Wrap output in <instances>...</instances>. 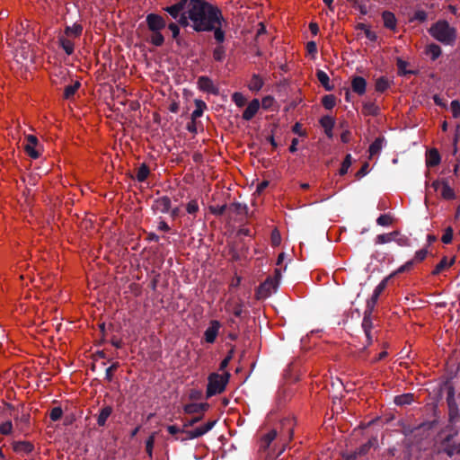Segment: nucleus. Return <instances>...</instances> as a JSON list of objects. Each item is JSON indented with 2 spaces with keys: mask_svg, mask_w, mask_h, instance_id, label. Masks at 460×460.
I'll use <instances>...</instances> for the list:
<instances>
[{
  "mask_svg": "<svg viewBox=\"0 0 460 460\" xmlns=\"http://www.w3.org/2000/svg\"><path fill=\"white\" fill-rule=\"evenodd\" d=\"M188 17L195 31H211L215 24L223 21L221 11L205 0H190L187 5Z\"/></svg>",
  "mask_w": 460,
  "mask_h": 460,
  "instance_id": "f257e3e1",
  "label": "nucleus"
},
{
  "mask_svg": "<svg viewBox=\"0 0 460 460\" xmlns=\"http://www.w3.org/2000/svg\"><path fill=\"white\" fill-rule=\"evenodd\" d=\"M429 35L446 46H454L457 39V31L446 20H438L428 30Z\"/></svg>",
  "mask_w": 460,
  "mask_h": 460,
  "instance_id": "f03ea898",
  "label": "nucleus"
},
{
  "mask_svg": "<svg viewBox=\"0 0 460 460\" xmlns=\"http://www.w3.org/2000/svg\"><path fill=\"white\" fill-rule=\"evenodd\" d=\"M281 430L278 432L277 429H271L267 434H265L260 443H259V451L266 452L270 444L279 437V439L283 442V446H285V442L287 440H290L293 437V422L290 420H285L281 422Z\"/></svg>",
  "mask_w": 460,
  "mask_h": 460,
  "instance_id": "7ed1b4c3",
  "label": "nucleus"
},
{
  "mask_svg": "<svg viewBox=\"0 0 460 460\" xmlns=\"http://www.w3.org/2000/svg\"><path fill=\"white\" fill-rule=\"evenodd\" d=\"M229 377V373H225L224 375H219L217 373L210 374L208 378L206 397L209 398L213 395L223 393L228 383Z\"/></svg>",
  "mask_w": 460,
  "mask_h": 460,
  "instance_id": "20e7f679",
  "label": "nucleus"
},
{
  "mask_svg": "<svg viewBox=\"0 0 460 460\" xmlns=\"http://www.w3.org/2000/svg\"><path fill=\"white\" fill-rule=\"evenodd\" d=\"M216 423H217V420H208L204 425L197 427L194 429L187 430L183 428L182 434H184L185 437H176L175 438L177 440H181L182 442L186 441V440H190V439L198 438L205 435L206 433H208L209 430H211Z\"/></svg>",
  "mask_w": 460,
  "mask_h": 460,
  "instance_id": "39448f33",
  "label": "nucleus"
},
{
  "mask_svg": "<svg viewBox=\"0 0 460 460\" xmlns=\"http://www.w3.org/2000/svg\"><path fill=\"white\" fill-rule=\"evenodd\" d=\"M278 286V280L274 278L269 277L262 282L256 289L255 297L258 300H262L271 295V291Z\"/></svg>",
  "mask_w": 460,
  "mask_h": 460,
  "instance_id": "423d86ee",
  "label": "nucleus"
},
{
  "mask_svg": "<svg viewBox=\"0 0 460 460\" xmlns=\"http://www.w3.org/2000/svg\"><path fill=\"white\" fill-rule=\"evenodd\" d=\"M146 22L151 31H161L166 27V20L156 13H149L146 15Z\"/></svg>",
  "mask_w": 460,
  "mask_h": 460,
  "instance_id": "0eeeda50",
  "label": "nucleus"
},
{
  "mask_svg": "<svg viewBox=\"0 0 460 460\" xmlns=\"http://www.w3.org/2000/svg\"><path fill=\"white\" fill-rule=\"evenodd\" d=\"M198 87L200 91L212 93L214 95L218 94V88L214 84L213 81L207 75H201L198 78Z\"/></svg>",
  "mask_w": 460,
  "mask_h": 460,
  "instance_id": "6e6552de",
  "label": "nucleus"
},
{
  "mask_svg": "<svg viewBox=\"0 0 460 460\" xmlns=\"http://www.w3.org/2000/svg\"><path fill=\"white\" fill-rule=\"evenodd\" d=\"M385 287H386V280L385 279L382 280L376 287V288L374 289V292H373L371 297L368 298L367 301V305H366V309L367 310L374 312L376 305V303L378 301V298H379L380 295L382 294V292L385 290Z\"/></svg>",
  "mask_w": 460,
  "mask_h": 460,
  "instance_id": "1a4fd4ad",
  "label": "nucleus"
},
{
  "mask_svg": "<svg viewBox=\"0 0 460 460\" xmlns=\"http://www.w3.org/2000/svg\"><path fill=\"white\" fill-rule=\"evenodd\" d=\"M25 141L24 149L27 155L32 159L39 158L40 153L35 148L39 143L38 138L34 135H28L25 137Z\"/></svg>",
  "mask_w": 460,
  "mask_h": 460,
  "instance_id": "9d476101",
  "label": "nucleus"
},
{
  "mask_svg": "<svg viewBox=\"0 0 460 460\" xmlns=\"http://www.w3.org/2000/svg\"><path fill=\"white\" fill-rule=\"evenodd\" d=\"M171 199L168 196H163L154 200L152 209L155 212L166 214L171 210Z\"/></svg>",
  "mask_w": 460,
  "mask_h": 460,
  "instance_id": "9b49d317",
  "label": "nucleus"
},
{
  "mask_svg": "<svg viewBox=\"0 0 460 460\" xmlns=\"http://www.w3.org/2000/svg\"><path fill=\"white\" fill-rule=\"evenodd\" d=\"M220 327L221 324L217 320L210 321L209 326L204 332V339L206 342L214 343L216 341Z\"/></svg>",
  "mask_w": 460,
  "mask_h": 460,
  "instance_id": "f8f14e48",
  "label": "nucleus"
},
{
  "mask_svg": "<svg viewBox=\"0 0 460 460\" xmlns=\"http://www.w3.org/2000/svg\"><path fill=\"white\" fill-rule=\"evenodd\" d=\"M377 446V438L372 437L368 439V441L363 445H361L358 449L354 452L350 453V456H355V460H357L359 456H366L372 447H376Z\"/></svg>",
  "mask_w": 460,
  "mask_h": 460,
  "instance_id": "ddd939ff",
  "label": "nucleus"
},
{
  "mask_svg": "<svg viewBox=\"0 0 460 460\" xmlns=\"http://www.w3.org/2000/svg\"><path fill=\"white\" fill-rule=\"evenodd\" d=\"M188 4L177 1L175 4L164 7V11H165L172 19L177 20L181 13L185 11L186 6Z\"/></svg>",
  "mask_w": 460,
  "mask_h": 460,
  "instance_id": "4468645a",
  "label": "nucleus"
},
{
  "mask_svg": "<svg viewBox=\"0 0 460 460\" xmlns=\"http://www.w3.org/2000/svg\"><path fill=\"white\" fill-rule=\"evenodd\" d=\"M209 409V404L208 402H200V403H188L184 405L183 411L187 414H194L201 412L202 414Z\"/></svg>",
  "mask_w": 460,
  "mask_h": 460,
  "instance_id": "2eb2a0df",
  "label": "nucleus"
},
{
  "mask_svg": "<svg viewBox=\"0 0 460 460\" xmlns=\"http://www.w3.org/2000/svg\"><path fill=\"white\" fill-rule=\"evenodd\" d=\"M259 109H260L259 100L253 99L252 101L250 102L247 108L244 110L243 116H242L243 119L247 121L251 120L255 116V114L258 112Z\"/></svg>",
  "mask_w": 460,
  "mask_h": 460,
  "instance_id": "dca6fc26",
  "label": "nucleus"
},
{
  "mask_svg": "<svg viewBox=\"0 0 460 460\" xmlns=\"http://www.w3.org/2000/svg\"><path fill=\"white\" fill-rule=\"evenodd\" d=\"M351 88L357 94L363 95L367 88L366 79L362 76H354L351 81Z\"/></svg>",
  "mask_w": 460,
  "mask_h": 460,
  "instance_id": "f3484780",
  "label": "nucleus"
},
{
  "mask_svg": "<svg viewBox=\"0 0 460 460\" xmlns=\"http://www.w3.org/2000/svg\"><path fill=\"white\" fill-rule=\"evenodd\" d=\"M441 197L446 200L456 199L455 190L450 187L448 178L441 179Z\"/></svg>",
  "mask_w": 460,
  "mask_h": 460,
  "instance_id": "a211bd4d",
  "label": "nucleus"
},
{
  "mask_svg": "<svg viewBox=\"0 0 460 460\" xmlns=\"http://www.w3.org/2000/svg\"><path fill=\"white\" fill-rule=\"evenodd\" d=\"M13 449L16 453L30 454L33 451L34 446L29 441H14L13 443Z\"/></svg>",
  "mask_w": 460,
  "mask_h": 460,
  "instance_id": "6ab92c4d",
  "label": "nucleus"
},
{
  "mask_svg": "<svg viewBox=\"0 0 460 460\" xmlns=\"http://www.w3.org/2000/svg\"><path fill=\"white\" fill-rule=\"evenodd\" d=\"M425 55L429 57L432 61L437 60L442 54L441 47L436 43H430L426 46L424 50Z\"/></svg>",
  "mask_w": 460,
  "mask_h": 460,
  "instance_id": "aec40b11",
  "label": "nucleus"
},
{
  "mask_svg": "<svg viewBox=\"0 0 460 460\" xmlns=\"http://www.w3.org/2000/svg\"><path fill=\"white\" fill-rule=\"evenodd\" d=\"M59 46L64 49L66 55L70 56L74 53L75 44L74 42L66 36L61 35L58 37Z\"/></svg>",
  "mask_w": 460,
  "mask_h": 460,
  "instance_id": "412c9836",
  "label": "nucleus"
},
{
  "mask_svg": "<svg viewBox=\"0 0 460 460\" xmlns=\"http://www.w3.org/2000/svg\"><path fill=\"white\" fill-rule=\"evenodd\" d=\"M440 161H441V157L437 149H435V148L430 149L427 153L426 164L428 167L437 166L439 164Z\"/></svg>",
  "mask_w": 460,
  "mask_h": 460,
  "instance_id": "4be33fe9",
  "label": "nucleus"
},
{
  "mask_svg": "<svg viewBox=\"0 0 460 460\" xmlns=\"http://www.w3.org/2000/svg\"><path fill=\"white\" fill-rule=\"evenodd\" d=\"M384 26L389 30L394 31L396 28L395 15L390 11H384L382 13Z\"/></svg>",
  "mask_w": 460,
  "mask_h": 460,
  "instance_id": "5701e85b",
  "label": "nucleus"
},
{
  "mask_svg": "<svg viewBox=\"0 0 460 460\" xmlns=\"http://www.w3.org/2000/svg\"><path fill=\"white\" fill-rule=\"evenodd\" d=\"M83 31V26L79 23H74L72 26H66L64 30L65 36L68 38H78Z\"/></svg>",
  "mask_w": 460,
  "mask_h": 460,
  "instance_id": "b1692460",
  "label": "nucleus"
},
{
  "mask_svg": "<svg viewBox=\"0 0 460 460\" xmlns=\"http://www.w3.org/2000/svg\"><path fill=\"white\" fill-rule=\"evenodd\" d=\"M112 407L110 406V405H106L104 407H102L100 411V413L97 417V424L100 426V427H103L105 426L106 424V421L108 420V418L111 415L112 413Z\"/></svg>",
  "mask_w": 460,
  "mask_h": 460,
  "instance_id": "393cba45",
  "label": "nucleus"
},
{
  "mask_svg": "<svg viewBox=\"0 0 460 460\" xmlns=\"http://www.w3.org/2000/svg\"><path fill=\"white\" fill-rule=\"evenodd\" d=\"M385 142L384 137H376L374 142L369 146L368 152L370 158L376 155H377L383 148V144Z\"/></svg>",
  "mask_w": 460,
  "mask_h": 460,
  "instance_id": "a878e982",
  "label": "nucleus"
},
{
  "mask_svg": "<svg viewBox=\"0 0 460 460\" xmlns=\"http://www.w3.org/2000/svg\"><path fill=\"white\" fill-rule=\"evenodd\" d=\"M316 77L326 91H332L333 85L330 84L329 75L323 70L316 71Z\"/></svg>",
  "mask_w": 460,
  "mask_h": 460,
  "instance_id": "bb28decb",
  "label": "nucleus"
},
{
  "mask_svg": "<svg viewBox=\"0 0 460 460\" xmlns=\"http://www.w3.org/2000/svg\"><path fill=\"white\" fill-rule=\"evenodd\" d=\"M248 208L244 204H241L239 202H234L227 206V214L230 216L231 214H244L247 213Z\"/></svg>",
  "mask_w": 460,
  "mask_h": 460,
  "instance_id": "cd10ccee",
  "label": "nucleus"
},
{
  "mask_svg": "<svg viewBox=\"0 0 460 460\" xmlns=\"http://www.w3.org/2000/svg\"><path fill=\"white\" fill-rule=\"evenodd\" d=\"M399 234H400L399 231H394L389 234H378L376 237V244H384V243H390L392 241H394L395 237L398 236Z\"/></svg>",
  "mask_w": 460,
  "mask_h": 460,
  "instance_id": "c85d7f7f",
  "label": "nucleus"
},
{
  "mask_svg": "<svg viewBox=\"0 0 460 460\" xmlns=\"http://www.w3.org/2000/svg\"><path fill=\"white\" fill-rule=\"evenodd\" d=\"M372 314H373V311H368V310L365 309L362 324H361L364 332H372V329H373Z\"/></svg>",
  "mask_w": 460,
  "mask_h": 460,
  "instance_id": "c756f323",
  "label": "nucleus"
},
{
  "mask_svg": "<svg viewBox=\"0 0 460 460\" xmlns=\"http://www.w3.org/2000/svg\"><path fill=\"white\" fill-rule=\"evenodd\" d=\"M380 109L375 102H368L363 104L362 112L367 116H377Z\"/></svg>",
  "mask_w": 460,
  "mask_h": 460,
  "instance_id": "7c9ffc66",
  "label": "nucleus"
},
{
  "mask_svg": "<svg viewBox=\"0 0 460 460\" xmlns=\"http://www.w3.org/2000/svg\"><path fill=\"white\" fill-rule=\"evenodd\" d=\"M263 84L261 77L259 75L253 74L248 84V87L252 92H258L262 88Z\"/></svg>",
  "mask_w": 460,
  "mask_h": 460,
  "instance_id": "2f4dec72",
  "label": "nucleus"
},
{
  "mask_svg": "<svg viewBox=\"0 0 460 460\" xmlns=\"http://www.w3.org/2000/svg\"><path fill=\"white\" fill-rule=\"evenodd\" d=\"M207 108L206 103L202 100H195V110L191 113L192 120L202 116L204 110Z\"/></svg>",
  "mask_w": 460,
  "mask_h": 460,
  "instance_id": "473e14b6",
  "label": "nucleus"
},
{
  "mask_svg": "<svg viewBox=\"0 0 460 460\" xmlns=\"http://www.w3.org/2000/svg\"><path fill=\"white\" fill-rule=\"evenodd\" d=\"M455 262V259H452L450 261H447V258L445 256L442 260L436 265L435 269L432 270V275H438L445 269L450 267Z\"/></svg>",
  "mask_w": 460,
  "mask_h": 460,
  "instance_id": "72a5a7b5",
  "label": "nucleus"
},
{
  "mask_svg": "<svg viewBox=\"0 0 460 460\" xmlns=\"http://www.w3.org/2000/svg\"><path fill=\"white\" fill-rule=\"evenodd\" d=\"M412 394H403L394 398V403L399 406L409 405L413 402Z\"/></svg>",
  "mask_w": 460,
  "mask_h": 460,
  "instance_id": "f704fd0d",
  "label": "nucleus"
},
{
  "mask_svg": "<svg viewBox=\"0 0 460 460\" xmlns=\"http://www.w3.org/2000/svg\"><path fill=\"white\" fill-rule=\"evenodd\" d=\"M396 65H397L399 75H417V73H418L415 70H407L406 67L408 66V62H406L401 58L397 59Z\"/></svg>",
  "mask_w": 460,
  "mask_h": 460,
  "instance_id": "c9c22d12",
  "label": "nucleus"
},
{
  "mask_svg": "<svg viewBox=\"0 0 460 460\" xmlns=\"http://www.w3.org/2000/svg\"><path fill=\"white\" fill-rule=\"evenodd\" d=\"M150 173V170H149V167L147 166L146 164L143 163L138 168H137V180L139 181V182H144L148 175Z\"/></svg>",
  "mask_w": 460,
  "mask_h": 460,
  "instance_id": "e433bc0d",
  "label": "nucleus"
},
{
  "mask_svg": "<svg viewBox=\"0 0 460 460\" xmlns=\"http://www.w3.org/2000/svg\"><path fill=\"white\" fill-rule=\"evenodd\" d=\"M80 86L81 84L79 81H75L74 84L66 86L64 89V98L70 99L71 97H73Z\"/></svg>",
  "mask_w": 460,
  "mask_h": 460,
  "instance_id": "4c0bfd02",
  "label": "nucleus"
},
{
  "mask_svg": "<svg viewBox=\"0 0 460 460\" xmlns=\"http://www.w3.org/2000/svg\"><path fill=\"white\" fill-rule=\"evenodd\" d=\"M390 86L388 79L385 76L379 77L376 82V90L379 93H384Z\"/></svg>",
  "mask_w": 460,
  "mask_h": 460,
  "instance_id": "58836bf2",
  "label": "nucleus"
},
{
  "mask_svg": "<svg viewBox=\"0 0 460 460\" xmlns=\"http://www.w3.org/2000/svg\"><path fill=\"white\" fill-rule=\"evenodd\" d=\"M357 29L363 31L365 35H366V37L370 41H376V40L377 36H376V32L370 31V29L365 23H358L357 25Z\"/></svg>",
  "mask_w": 460,
  "mask_h": 460,
  "instance_id": "ea45409f",
  "label": "nucleus"
},
{
  "mask_svg": "<svg viewBox=\"0 0 460 460\" xmlns=\"http://www.w3.org/2000/svg\"><path fill=\"white\" fill-rule=\"evenodd\" d=\"M150 42L155 47H160L164 43V37L161 31H152Z\"/></svg>",
  "mask_w": 460,
  "mask_h": 460,
  "instance_id": "a19ab883",
  "label": "nucleus"
},
{
  "mask_svg": "<svg viewBox=\"0 0 460 460\" xmlns=\"http://www.w3.org/2000/svg\"><path fill=\"white\" fill-rule=\"evenodd\" d=\"M319 122H320V125L323 128V129L330 130V128L334 127L335 119L329 115H325L320 119Z\"/></svg>",
  "mask_w": 460,
  "mask_h": 460,
  "instance_id": "79ce46f5",
  "label": "nucleus"
},
{
  "mask_svg": "<svg viewBox=\"0 0 460 460\" xmlns=\"http://www.w3.org/2000/svg\"><path fill=\"white\" fill-rule=\"evenodd\" d=\"M351 164H352L351 155L348 154L345 156V158L341 164V166L340 168V171H339L340 175H341V176L345 175L348 172V170L350 167Z\"/></svg>",
  "mask_w": 460,
  "mask_h": 460,
  "instance_id": "37998d69",
  "label": "nucleus"
},
{
  "mask_svg": "<svg viewBox=\"0 0 460 460\" xmlns=\"http://www.w3.org/2000/svg\"><path fill=\"white\" fill-rule=\"evenodd\" d=\"M322 103L326 110H332L336 103L335 96L332 94L323 96L322 99Z\"/></svg>",
  "mask_w": 460,
  "mask_h": 460,
  "instance_id": "c03bdc74",
  "label": "nucleus"
},
{
  "mask_svg": "<svg viewBox=\"0 0 460 460\" xmlns=\"http://www.w3.org/2000/svg\"><path fill=\"white\" fill-rule=\"evenodd\" d=\"M393 217L390 214H383L376 219V224L381 226H388L393 224Z\"/></svg>",
  "mask_w": 460,
  "mask_h": 460,
  "instance_id": "a18cd8bd",
  "label": "nucleus"
},
{
  "mask_svg": "<svg viewBox=\"0 0 460 460\" xmlns=\"http://www.w3.org/2000/svg\"><path fill=\"white\" fill-rule=\"evenodd\" d=\"M209 211L217 217L222 216L225 213H227V205L209 206Z\"/></svg>",
  "mask_w": 460,
  "mask_h": 460,
  "instance_id": "49530a36",
  "label": "nucleus"
},
{
  "mask_svg": "<svg viewBox=\"0 0 460 460\" xmlns=\"http://www.w3.org/2000/svg\"><path fill=\"white\" fill-rule=\"evenodd\" d=\"M428 18V13L424 10H418L414 13L413 16L410 18V22L418 21L424 22Z\"/></svg>",
  "mask_w": 460,
  "mask_h": 460,
  "instance_id": "de8ad7c7",
  "label": "nucleus"
},
{
  "mask_svg": "<svg viewBox=\"0 0 460 460\" xmlns=\"http://www.w3.org/2000/svg\"><path fill=\"white\" fill-rule=\"evenodd\" d=\"M168 29L172 31V38L177 41L178 44H180V27L178 26V24L174 22H169Z\"/></svg>",
  "mask_w": 460,
  "mask_h": 460,
  "instance_id": "09e8293b",
  "label": "nucleus"
},
{
  "mask_svg": "<svg viewBox=\"0 0 460 460\" xmlns=\"http://www.w3.org/2000/svg\"><path fill=\"white\" fill-rule=\"evenodd\" d=\"M119 367V362L112 363L105 371V379L108 382H111L113 379V372L116 371Z\"/></svg>",
  "mask_w": 460,
  "mask_h": 460,
  "instance_id": "8fccbe9b",
  "label": "nucleus"
},
{
  "mask_svg": "<svg viewBox=\"0 0 460 460\" xmlns=\"http://www.w3.org/2000/svg\"><path fill=\"white\" fill-rule=\"evenodd\" d=\"M221 25H222L221 23H220V25L215 24V29L212 30V31H214V37H215L216 40L219 43H221L225 40V32L221 29Z\"/></svg>",
  "mask_w": 460,
  "mask_h": 460,
  "instance_id": "3c124183",
  "label": "nucleus"
},
{
  "mask_svg": "<svg viewBox=\"0 0 460 460\" xmlns=\"http://www.w3.org/2000/svg\"><path fill=\"white\" fill-rule=\"evenodd\" d=\"M190 18L188 17L187 9L181 13V15L176 20L178 26L188 27L190 25Z\"/></svg>",
  "mask_w": 460,
  "mask_h": 460,
  "instance_id": "603ef678",
  "label": "nucleus"
},
{
  "mask_svg": "<svg viewBox=\"0 0 460 460\" xmlns=\"http://www.w3.org/2000/svg\"><path fill=\"white\" fill-rule=\"evenodd\" d=\"M347 1L352 4L353 8L358 9L362 15H366L368 11H367V5L364 4H360L358 2V0H347Z\"/></svg>",
  "mask_w": 460,
  "mask_h": 460,
  "instance_id": "864d4df0",
  "label": "nucleus"
},
{
  "mask_svg": "<svg viewBox=\"0 0 460 460\" xmlns=\"http://www.w3.org/2000/svg\"><path fill=\"white\" fill-rule=\"evenodd\" d=\"M232 100L237 107H243L246 103V98L241 93H234Z\"/></svg>",
  "mask_w": 460,
  "mask_h": 460,
  "instance_id": "5fc2aeb1",
  "label": "nucleus"
},
{
  "mask_svg": "<svg viewBox=\"0 0 460 460\" xmlns=\"http://www.w3.org/2000/svg\"><path fill=\"white\" fill-rule=\"evenodd\" d=\"M63 415V410L61 407H54L49 412V418L53 421H57L61 419Z\"/></svg>",
  "mask_w": 460,
  "mask_h": 460,
  "instance_id": "6e6d98bb",
  "label": "nucleus"
},
{
  "mask_svg": "<svg viewBox=\"0 0 460 460\" xmlns=\"http://www.w3.org/2000/svg\"><path fill=\"white\" fill-rule=\"evenodd\" d=\"M154 445H155V434H152L146 440V451L149 457L153 456Z\"/></svg>",
  "mask_w": 460,
  "mask_h": 460,
  "instance_id": "4d7b16f0",
  "label": "nucleus"
},
{
  "mask_svg": "<svg viewBox=\"0 0 460 460\" xmlns=\"http://www.w3.org/2000/svg\"><path fill=\"white\" fill-rule=\"evenodd\" d=\"M450 109L455 119L460 118V102L458 100L451 102Z\"/></svg>",
  "mask_w": 460,
  "mask_h": 460,
  "instance_id": "13d9d810",
  "label": "nucleus"
},
{
  "mask_svg": "<svg viewBox=\"0 0 460 460\" xmlns=\"http://www.w3.org/2000/svg\"><path fill=\"white\" fill-rule=\"evenodd\" d=\"M13 431V423L11 420H7L0 424V433L2 435H10Z\"/></svg>",
  "mask_w": 460,
  "mask_h": 460,
  "instance_id": "bf43d9fd",
  "label": "nucleus"
},
{
  "mask_svg": "<svg viewBox=\"0 0 460 460\" xmlns=\"http://www.w3.org/2000/svg\"><path fill=\"white\" fill-rule=\"evenodd\" d=\"M199 204H198V201L196 199H192L190 200L187 205H186V211L190 214V215H195L198 211H199Z\"/></svg>",
  "mask_w": 460,
  "mask_h": 460,
  "instance_id": "052dcab7",
  "label": "nucleus"
},
{
  "mask_svg": "<svg viewBox=\"0 0 460 460\" xmlns=\"http://www.w3.org/2000/svg\"><path fill=\"white\" fill-rule=\"evenodd\" d=\"M274 98L270 95L265 96L261 100V107L264 110H270L274 104Z\"/></svg>",
  "mask_w": 460,
  "mask_h": 460,
  "instance_id": "680f3d73",
  "label": "nucleus"
},
{
  "mask_svg": "<svg viewBox=\"0 0 460 460\" xmlns=\"http://www.w3.org/2000/svg\"><path fill=\"white\" fill-rule=\"evenodd\" d=\"M270 242H271V245L275 246V247L279 246L280 244L281 237H280L279 232L277 229H274L271 232Z\"/></svg>",
  "mask_w": 460,
  "mask_h": 460,
  "instance_id": "e2e57ef3",
  "label": "nucleus"
},
{
  "mask_svg": "<svg viewBox=\"0 0 460 460\" xmlns=\"http://www.w3.org/2000/svg\"><path fill=\"white\" fill-rule=\"evenodd\" d=\"M453 239V229L452 227L448 226L441 238L442 242L446 244L450 243Z\"/></svg>",
  "mask_w": 460,
  "mask_h": 460,
  "instance_id": "0e129e2a",
  "label": "nucleus"
},
{
  "mask_svg": "<svg viewBox=\"0 0 460 460\" xmlns=\"http://www.w3.org/2000/svg\"><path fill=\"white\" fill-rule=\"evenodd\" d=\"M428 252H428L427 248H423V249L417 251L415 253L414 259L412 261H418V262L422 261L427 257Z\"/></svg>",
  "mask_w": 460,
  "mask_h": 460,
  "instance_id": "69168bd1",
  "label": "nucleus"
},
{
  "mask_svg": "<svg viewBox=\"0 0 460 460\" xmlns=\"http://www.w3.org/2000/svg\"><path fill=\"white\" fill-rule=\"evenodd\" d=\"M233 355H234V349H232L228 352V355L221 361L220 367H219L220 370H224L228 366L229 362L233 358Z\"/></svg>",
  "mask_w": 460,
  "mask_h": 460,
  "instance_id": "338daca9",
  "label": "nucleus"
},
{
  "mask_svg": "<svg viewBox=\"0 0 460 460\" xmlns=\"http://www.w3.org/2000/svg\"><path fill=\"white\" fill-rule=\"evenodd\" d=\"M369 164L367 162L364 163L363 165L361 166V168L356 173V177L357 178H362L364 177L365 175H367L369 172Z\"/></svg>",
  "mask_w": 460,
  "mask_h": 460,
  "instance_id": "774afa93",
  "label": "nucleus"
}]
</instances>
